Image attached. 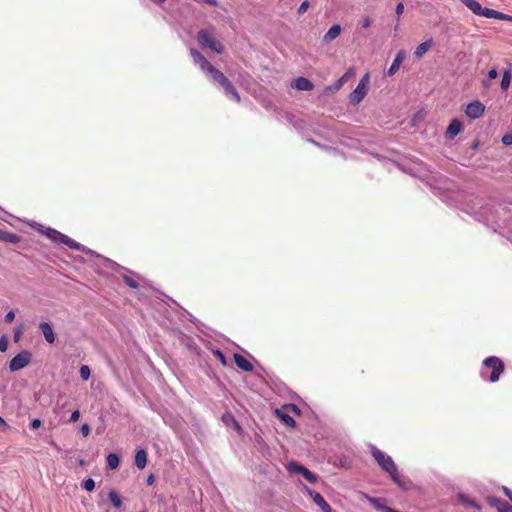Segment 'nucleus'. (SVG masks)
<instances>
[{
  "label": "nucleus",
  "instance_id": "56",
  "mask_svg": "<svg viewBox=\"0 0 512 512\" xmlns=\"http://www.w3.org/2000/svg\"><path fill=\"white\" fill-rule=\"evenodd\" d=\"M77 463H78V465H79V466H81V467L85 465V461H84L83 459H78V460H77Z\"/></svg>",
  "mask_w": 512,
  "mask_h": 512
},
{
  "label": "nucleus",
  "instance_id": "48",
  "mask_svg": "<svg viewBox=\"0 0 512 512\" xmlns=\"http://www.w3.org/2000/svg\"><path fill=\"white\" fill-rule=\"evenodd\" d=\"M90 431L91 428L87 423L82 424V426L80 427V432L82 433L83 436L89 435Z\"/></svg>",
  "mask_w": 512,
  "mask_h": 512
},
{
  "label": "nucleus",
  "instance_id": "46",
  "mask_svg": "<svg viewBox=\"0 0 512 512\" xmlns=\"http://www.w3.org/2000/svg\"><path fill=\"white\" fill-rule=\"evenodd\" d=\"M404 12V4L403 2H398L395 7V13L397 17L399 18Z\"/></svg>",
  "mask_w": 512,
  "mask_h": 512
},
{
  "label": "nucleus",
  "instance_id": "23",
  "mask_svg": "<svg viewBox=\"0 0 512 512\" xmlns=\"http://www.w3.org/2000/svg\"><path fill=\"white\" fill-rule=\"evenodd\" d=\"M21 240V237L7 230L0 229V241L10 244H17Z\"/></svg>",
  "mask_w": 512,
  "mask_h": 512
},
{
  "label": "nucleus",
  "instance_id": "10",
  "mask_svg": "<svg viewBox=\"0 0 512 512\" xmlns=\"http://www.w3.org/2000/svg\"><path fill=\"white\" fill-rule=\"evenodd\" d=\"M286 469L289 472V474H297L301 475L307 482L314 484L317 482L318 477L316 474L311 472L309 469L304 467L301 464H298L294 461L288 462L286 464Z\"/></svg>",
  "mask_w": 512,
  "mask_h": 512
},
{
  "label": "nucleus",
  "instance_id": "47",
  "mask_svg": "<svg viewBox=\"0 0 512 512\" xmlns=\"http://www.w3.org/2000/svg\"><path fill=\"white\" fill-rule=\"evenodd\" d=\"M79 418H80V411L78 409H76L71 413L69 422L74 423V422L78 421Z\"/></svg>",
  "mask_w": 512,
  "mask_h": 512
},
{
  "label": "nucleus",
  "instance_id": "33",
  "mask_svg": "<svg viewBox=\"0 0 512 512\" xmlns=\"http://www.w3.org/2000/svg\"><path fill=\"white\" fill-rule=\"evenodd\" d=\"M109 500L115 508L122 507V500L119 494L116 491H110L108 494Z\"/></svg>",
  "mask_w": 512,
  "mask_h": 512
},
{
  "label": "nucleus",
  "instance_id": "19",
  "mask_svg": "<svg viewBox=\"0 0 512 512\" xmlns=\"http://www.w3.org/2000/svg\"><path fill=\"white\" fill-rule=\"evenodd\" d=\"M233 360L235 365L244 372H252L254 370L253 364L239 353H234Z\"/></svg>",
  "mask_w": 512,
  "mask_h": 512
},
{
  "label": "nucleus",
  "instance_id": "59",
  "mask_svg": "<svg viewBox=\"0 0 512 512\" xmlns=\"http://www.w3.org/2000/svg\"><path fill=\"white\" fill-rule=\"evenodd\" d=\"M368 448L374 449V448H377V447L375 445H373V444H369Z\"/></svg>",
  "mask_w": 512,
  "mask_h": 512
},
{
  "label": "nucleus",
  "instance_id": "51",
  "mask_svg": "<svg viewBox=\"0 0 512 512\" xmlns=\"http://www.w3.org/2000/svg\"><path fill=\"white\" fill-rule=\"evenodd\" d=\"M502 490L504 492V494L510 499V501L512 502V491L507 488L506 486H503L502 487Z\"/></svg>",
  "mask_w": 512,
  "mask_h": 512
},
{
  "label": "nucleus",
  "instance_id": "9",
  "mask_svg": "<svg viewBox=\"0 0 512 512\" xmlns=\"http://www.w3.org/2000/svg\"><path fill=\"white\" fill-rule=\"evenodd\" d=\"M198 42L204 47L208 48L217 54H221L224 51L223 45L217 41L213 36L206 30H200L198 32Z\"/></svg>",
  "mask_w": 512,
  "mask_h": 512
},
{
  "label": "nucleus",
  "instance_id": "31",
  "mask_svg": "<svg viewBox=\"0 0 512 512\" xmlns=\"http://www.w3.org/2000/svg\"><path fill=\"white\" fill-rule=\"evenodd\" d=\"M183 318H186L187 320H189L191 323H193L196 326H198V324H200V321L195 316H193L185 308L180 307L179 319L182 320Z\"/></svg>",
  "mask_w": 512,
  "mask_h": 512
},
{
  "label": "nucleus",
  "instance_id": "27",
  "mask_svg": "<svg viewBox=\"0 0 512 512\" xmlns=\"http://www.w3.org/2000/svg\"><path fill=\"white\" fill-rule=\"evenodd\" d=\"M498 69L496 67H492L487 72V75L484 79H482L481 84L484 88H489L491 85V81L498 77Z\"/></svg>",
  "mask_w": 512,
  "mask_h": 512
},
{
  "label": "nucleus",
  "instance_id": "28",
  "mask_svg": "<svg viewBox=\"0 0 512 512\" xmlns=\"http://www.w3.org/2000/svg\"><path fill=\"white\" fill-rule=\"evenodd\" d=\"M458 500L464 504V505H467V506H470L472 508H474L475 510L477 511H481L482 507L473 499H470L468 496H466L465 494H458Z\"/></svg>",
  "mask_w": 512,
  "mask_h": 512
},
{
  "label": "nucleus",
  "instance_id": "4",
  "mask_svg": "<svg viewBox=\"0 0 512 512\" xmlns=\"http://www.w3.org/2000/svg\"><path fill=\"white\" fill-rule=\"evenodd\" d=\"M491 207L482 206L479 210H476L474 206L467 205V208L464 210L467 214L474 217V219L478 222L483 223L486 227L490 228L494 233H501L500 228L501 225L497 221H490L488 213H491Z\"/></svg>",
  "mask_w": 512,
  "mask_h": 512
},
{
  "label": "nucleus",
  "instance_id": "42",
  "mask_svg": "<svg viewBox=\"0 0 512 512\" xmlns=\"http://www.w3.org/2000/svg\"><path fill=\"white\" fill-rule=\"evenodd\" d=\"M23 334V325H20L14 329L13 340L18 342Z\"/></svg>",
  "mask_w": 512,
  "mask_h": 512
},
{
  "label": "nucleus",
  "instance_id": "26",
  "mask_svg": "<svg viewBox=\"0 0 512 512\" xmlns=\"http://www.w3.org/2000/svg\"><path fill=\"white\" fill-rule=\"evenodd\" d=\"M355 75V71L353 67L348 68L344 74L335 82L334 87L336 90H339L350 78Z\"/></svg>",
  "mask_w": 512,
  "mask_h": 512
},
{
  "label": "nucleus",
  "instance_id": "24",
  "mask_svg": "<svg viewBox=\"0 0 512 512\" xmlns=\"http://www.w3.org/2000/svg\"><path fill=\"white\" fill-rule=\"evenodd\" d=\"M463 3L473 14L480 16L483 6L477 0H459Z\"/></svg>",
  "mask_w": 512,
  "mask_h": 512
},
{
  "label": "nucleus",
  "instance_id": "12",
  "mask_svg": "<svg viewBox=\"0 0 512 512\" xmlns=\"http://www.w3.org/2000/svg\"><path fill=\"white\" fill-rule=\"evenodd\" d=\"M306 493L313 499L314 503L321 509L322 512H333L331 506L327 503V501L324 499V497L310 489L309 487H304Z\"/></svg>",
  "mask_w": 512,
  "mask_h": 512
},
{
  "label": "nucleus",
  "instance_id": "5",
  "mask_svg": "<svg viewBox=\"0 0 512 512\" xmlns=\"http://www.w3.org/2000/svg\"><path fill=\"white\" fill-rule=\"evenodd\" d=\"M211 81L222 89L223 93L227 98L234 102H240L241 98L233 83L219 70L214 72V76Z\"/></svg>",
  "mask_w": 512,
  "mask_h": 512
},
{
  "label": "nucleus",
  "instance_id": "36",
  "mask_svg": "<svg viewBox=\"0 0 512 512\" xmlns=\"http://www.w3.org/2000/svg\"><path fill=\"white\" fill-rule=\"evenodd\" d=\"M496 11L497 10L492 9V8L483 7L480 16L488 18V19H494L495 15H496Z\"/></svg>",
  "mask_w": 512,
  "mask_h": 512
},
{
  "label": "nucleus",
  "instance_id": "1",
  "mask_svg": "<svg viewBox=\"0 0 512 512\" xmlns=\"http://www.w3.org/2000/svg\"><path fill=\"white\" fill-rule=\"evenodd\" d=\"M30 225L37 232L46 236L49 240H51L55 244L65 245L72 250L82 252L89 256H95V257L101 259L107 268H111L115 272L123 271V273L120 275V277L122 278L124 283L132 289H137L139 287V282L137 281V279L144 280L138 273H135L134 271L121 266L120 264L116 263L115 261L98 254L94 250L86 247L85 245L77 242L76 240L70 238L69 236L63 234L62 232H60L52 227H47V226H44V225L34 222V221Z\"/></svg>",
  "mask_w": 512,
  "mask_h": 512
},
{
  "label": "nucleus",
  "instance_id": "7",
  "mask_svg": "<svg viewBox=\"0 0 512 512\" xmlns=\"http://www.w3.org/2000/svg\"><path fill=\"white\" fill-rule=\"evenodd\" d=\"M190 55L194 64L200 67V69L205 73L209 80H211V78L214 76V72L219 71L197 49L191 48Z\"/></svg>",
  "mask_w": 512,
  "mask_h": 512
},
{
  "label": "nucleus",
  "instance_id": "14",
  "mask_svg": "<svg viewBox=\"0 0 512 512\" xmlns=\"http://www.w3.org/2000/svg\"><path fill=\"white\" fill-rule=\"evenodd\" d=\"M40 332L48 344H54L56 341V334L51 322L41 321L38 325Z\"/></svg>",
  "mask_w": 512,
  "mask_h": 512
},
{
  "label": "nucleus",
  "instance_id": "55",
  "mask_svg": "<svg viewBox=\"0 0 512 512\" xmlns=\"http://www.w3.org/2000/svg\"><path fill=\"white\" fill-rule=\"evenodd\" d=\"M503 21L512 22V16L508 15V14H505V17H504Z\"/></svg>",
  "mask_w": 512,
  "mask_h": 512
},
{
  "label": "nucleus",
  "instance_id": "17",
  "mask_svg": "<svg viewBox=\"0 0 512 512\" xmlns=\"http://www.w3.org/2000/svg\"><path fill=\"white\" fill-rule=\"evenodd\" d=\"M487 503L498 510V512H512V506L497 497L494 496H488L486 497Z\"/></svg>",
  "mask_w": 512,
  "mask_h": 512
},
{
  "label": "nucleus",
  "instance_id": "32",
  "mask_svg": "<svg viewBox=\"0 0 512 512\" xmlns=\"http://www.w3.org/2000/svg\"><path fill=\"white\" fill-rule=\"evenodd\" d=\"M119 462H120V458L117 454L115 453H110L108 456H107V466L110 468V469H116L119 465Z\"/></svg>",
  "mask_w": 512,
  "mask_h": 512
},
{
  "label": "nucleus",
  "instance_id": "6",
  "mask_svg": "<svg viewBox=\"0 0 512 512\" xmlns=\"http://www.w3.org/2000/svg\"><path fill=\"white\" fill-rule=\"evenodd\" d=\"M369 83L370 75L366 73L361 77L357 86L348 96L351 105L356 106L365 98L369 90Z\"/></svg>",
  "mask_w": 512,
  "mask_h": 512
},
{
  "label": "nucleus",
  "instance_id": "54",
  "mask_svg": "<svg viewBox=\"0 0 512 512\" xmlns=\"http://www.w3.org/2000/svg\"><path fill=\"white\" fill-rule=\"evenodd\" d=\"M6 427H7V424H6L5 420L3 419L2 416H0V431L5 430Z\"/></svg>",
  "mask_w": 512,
  "mask_h": 512
},
{
  "label": "nucleus",
  "instance_id": "29",
  "mask_svg": "<svg viewBox=\"0 0 512 512\" xmlns=\"http://www.w3.org/2000/svg\"><path fill=\"white\" fill-rule=\"evenodd\" d=\"M147 463V454L146 450H137L135 455V465L139 469H143Z\"/></svg>",
  "mask_w": 512,
  "mask_h": 512
},
{
  "label": "nucleus",
  "instance_id": "45",
  "mask_svg": "<svg viewBox=\"0 0 512 512\" xmlns=\"http://www.w3.org/2000/svg\"><path fill=\"white\" fill-rule=\"evenodd\" d=\"M165 298H166V304L171 307L172 305H175L177 307V309L180 311V307H182L181 305H179L173 298L167 296V295H163Z\"/></svg>",
  "mask_w": 512,
  "mask_h": 512
},
{
  "label": "nucleus",
  "instance_id": "21",
  "mask_svg": "<svg viewBox=\"0 0 512 512\" xmlns=\"http://www.w3.org/2000/svg\"><path fill=\"white\" fill-rule=\"evenodd\" d=\"M341 31H342V27L340 24L335 23V24L331 25L323 37L324 42H326V43L332 42L341 34Z\"/></svg>",
  "mask_w": 512,
  "mask_h": 512
},
{
  "label": "nucleus",
  "instance_id": "22",
  "mask_svg": "<svg viewBox=\"0 0 512 512\" xmlns=\"http://www.w3.org/2000/svg\"><path fill=\"white\" fill-rule=\"evenodd\" d=\"M432 45L433 39H426L415 48L414 56L418 59L422 58L431 49Z\"/></svg>",
  "mask_w": 512,
  "mask_h": 512
},
{
  "label": "nucleus",
  "instance_id": "50",
  "mask_svg": "<svg viewBox=\"0 0 512 512\" xmlns=\"http://www.w3.org/2000/svg\"><path fill=\"white\" fill-rule=\"evenodd\" d=\"M371 23H372L371 18L367 16V17H365V18L362 20V27H363V28H368V27H370Z\"/></svg>",
  "mask_w": 512,
  "mask_h": 512
},
{
  "label": "nucleus",
  "instance_id": "52",
  "mask_svg": "<svg viewBox=\"0 0 512 512\" xmlns=\"http://www.w3.org/2000/svg\"><path fill=\"white\" fill-rule=\"evenodd\" d=\"M505 14L506 13L497 10L494 19L503 20L505 17Z\"/></svg>",
  "mask_w": 512,
  "mask_h": 512
},
{
  "label": "nucleus",
  "instance_id": "41",
  "mask_svg": "<svg viewBox=\"0 0 512 512\" xmlns=\"http://www.w3.org/2000/svg\"><path fill=\"white\" fill-rule=\"evenodd\" d=\"M9 346V341L6 335L0 337V352H6Z\"/></svg>",
  "mask_w": 512,
  "mask_h": 512
},
{
  "label": "nucleus",
  "instance_id": "2",
  "mask_svg": "<svg viewBox=\"0 0 512 512\" xmlns=\"http://www.w3.org/2000/svg\"><path fill=\"white\" fill-rule=\"evenodd\" d=\"M505 371V364L498 356H488L482 361L480 377L484 381L496 383Z\"/></svg>",
  "mask_w": 512,
  "mask_h": 512
},
{
  "label": "nucleus",
  "instance_id": "20",
  "mask_svg": "<svg viewBox=\"0 0 512 512\" xmlns=\"http://www.w3.org/2000/svg\"><path fill=\"white\" fill-rule=\"evenodd\" d=\"M276 417L280 420V422L282 424H284L285 426L289 427V428H294L296 427V421L295 419L290 416L286 411L285 409H277L276 412Z\"/></svg>",
  "mask_w": 512,
  "mask_h": 512
},
{
  "label": "nucleus",
  "instance_id": "40",
  "mask_svg": "<svg viewBox=\"0 0 512 512\" xmlns=\"http://www.w3.org/2000/svg\"><path fill=\"white\" fill-rule=\"evenodd\" d=\"M82 487L89 492L93 491L95 488V482L92 478H88L83 482Z\"/></svg>",
  "mask_w": 512,
  "mask_h": 512
},
{
  "label": "nucleus",
  "instance_id": "13",
  "mask_svg": "<svg viewBox=\"0 0 512 512\" xmlns=\"http://www.w3.org/2000/svg\"><path fill=\"white\" fill-rule=\"evenodd\" d=\"M464 129L463 123L458 118H453L450 120L446 131L445 138L447 140H453L457 135H459Z\"/></svg>",
  "mask_w": 512,
  "mask_h": 512
},
{
  "label": "nucleus",
  "instance_id": "44",
  "mask_svg": "<svg viewBox=\"0 0 512 512\" xmlns=\"http://www.w3.org/2000/svg\"><path fill=\"white\" fill-rule=\"evenodd\" d=\"M15 319V312L13 310L8 311L4 316V321L6 323H11Z\"/></svg>",
  "mask_w": 512,
  "mask_h": 512
},
{
  "label": "nucleus",
  "instance_id": "30",
  "mask_svg": "<svg viewBox=\"0 0 512 512\" xmlns=\"http://www.w3.org/2000/svg\"><path fill=\"white\" fill-rule=\"evenodd\" d=\"M369 501L374 506V508L379 510L380 512H399V511L394 510L391 507L383 504L379 499L369 498Z\"/></svg>",
  "mask_w": 512,
  "mask_h": 512
},
{
  "label": "nucleus",
  "instance_id": "53",
  "mask_svg": "<svg viewBox=\"0 0 512 512\" xmlns=\"http://www.w3.org/2000/svg\"><path fill=\"white\" fill-rule=\"evenodd\" d=\"M154 482H155V476L153 474H150L146 479V483H147V485H153Z\"/></svg>",
  "mask_w": 512,
  "mask_h": 512
},
{
  "label": "nucleus",
  "instance_id": "8",
  "mask_svg": "<svg viewBox=\"0 0 512 512\" xmlns=\"http://www.w3.org/2000/svg\"><path fill=\"white\" fill-rule=\"evenodd\" d=\"M32 360V353L29 350H21L8 362V368L10 372H17L22 370L30 364Z\"/></svg>",
  "mask_w": 512,
  "mask_h": 512
},
{
  "label": "nucleus",
  "instance_id": "49",
  "mask_svg": "<svg viewBox=\"0 0 512 512\" xmlns=\"http://www.w3.org/2000/svg\"><path fill=\"white\" fill-rule=\"evenodd\" d=\"M198 2L200 3H203V4H207L209 6H212V7H217L218 6V0H197Z\"/></svg>",
  "mask_w": 512,
  "mask_h": 512
},
{
  "label": "nucleus",
  "instance_id": "43",
  "mask_svg": "<svg viewBox=\"0 0 512 512\" xmlns=\"http://www.w3.org/2000/svg\"><path fill=\"white\" fill-rule=\"evenodd\" d=\"M283 409H290L291 411H293L296 415H300L301 414V410L300 408L294 404V403H290V404H287L283 407Z\"/></svg>",
  "mask_w": 512,
  "mask_h": 512
},
{
  "label": "nucleus",
  "instance_id": "15",
  "mask_svg": "<svg viewBox=\"0 0 512 512\" xmlns=\"http://www.w3.org/2000/svg\"><path fill=\"white\" fill-rule=\"evenodd\" d=\"M406 56L407 53L405 50H399L396 53L395 58L393 59L390 67L386 70L385 75L388 77L395 75L396 72L399 70L400 66L402 65L403 61L405 60Z\"/></svg>",
  "mask_w": 512,
  "mask_h": 512
},
{
  "label": "nucleus",
  "instance_id": "58",
  "mask_svg": "<svg viewBox=\"0 0 512 512\" xmlns=\"http://www.w3.org/2000/svg\"><path fill=\"white\" fill-rule=\"evenodd\" d=\"M477 147H478V142H474V143L472 144V149H475V148H477Z\"/></svg>",
  "mask_w": 512,
  "mask_h": 512
},
{
  "label": "nucleus",
  "instance_id": "57",
  "mask_svg": "<svg viewBox=\"0 0 512 512\" xmlns=\"http://www.w3.org/2000/svg\"><path fill=\"white\" fill-rule=\"evenodd\" d=\"M154 3H156L157 5H160L162 3H164L166 0H153Z\"/></svg>",
  "mask_w": 512,
  "mask_h": 512
},
{
  "label": "nucleus",
  "instance_id": "60",
  "mask_svg": "<svg viewBox=\"0 0 512 512\" xmlns=\"http://www.w3.org/2000/svg\"><path fill=\"white\" fill-rule=\"evenodd\" d=\"M0 210H2V208L0 207Z\"/></svg>",
  "mask_w": 512,
  "mask_h": 512
},
{
  "label": "nucleus",
  "instance_id": "37",
  "mask_svg": "<svg viewBox=\"0 0 512 512\" xmlns=\"http://www.w3.org/2000/svg\"><path fill=\"white\" fill-rule=\"evenodd\" d=\"M42 425V420L40 418H33L29 423V428L33 431L38 430Z\"/></svg>",
  "mask_w": 512,
  "mask_h": 512
},
{
  "label": "nucleus",
  "instance_id": "18",
  "mask_svg": "<svg viewBox=\"0 0 512 512\" xmlns=\"http://www.w3.org/2000/svg\"><path fill=\"white\" fill-rule=\"evenodd\" d=\"M291 86L299 91H311L314 83L306 77L299 76L292 80Z\"/></svg>",
  "mask_w": 512,
  "mask_h": 512
},
{
  "label": "nucleus",
  "instance_id": "11",
  "mask_svg": "<svg viewBox=\"0 0 512 512\" xmlns=\"http://www.w3.org/2000/svg\"><path fill=\"white\" fill-rule=\"evenodd\" d=\"M485 112V105L479 100H473L466 105L465 114L471 119L475 120L483 116Z\"/></svg>",
  "mask_w": 512,
  "mask_h": 512
},
{
  "label": "nucleus",
  "instance_id": "25",
  "mask_svg": "<svg viewBox=\"0 0 512 512\" xmlns=\"http://www.w3.org/2000/svg\"><path fill=\"white\" fill-rule=\"evenodd\" d=\"M512 81V68L508 67L503 71L502 78L500 81V87L503 91H507Z\"/></svg>",
  "mask_w": 512,
  "mask_h": 512
},
{
  "label": "nucleus",
  "instance_id": "39",
  "mask_svg": "<svg viewBox=\"0 0 512 512\" xmlns=\"http://www.w3.org/2000/svg\"><path fill=\"white\" fill-rule=\"evenodd\" d=\"M501 142L505 146H512V130L502 136Z\"/></svg>",
  "mask_w": 512,
  "mask_h": 512
},
{
  "label": "nucleus",
  "instance_id": "38",
  "mask_svg": "<svg viewBox=\"0 0 512 512\" xmlns=\"http://www.w3.org/2000/svg\"><path fill=\"white\" fill-rule=\"evenodd\" d=\"M310 7V2L308 0H304L298 7L297 9V13L299 15H303L304 13L307 12V10L309 9Z\"/></svg>",
  "mask_w": 512,
  "mask_h": 512
},
{
  "label": "nucleus",
  "instance_id": "35",
  "mask_svg": "<svg viewBox=\"0 0 512 512\" xmlns=\"http://www.w3.org/2000/svg\"><path fill=\"white\" fill-rule=\"evenodd\" d=\"M79 375L83 381H88L91 377V369L88 365H81L79 368Z\"/></svg>",
  "mask_w": 512,
  "mask_h": 512
},
{
  "label": "nucleus",
  "instance_id": "34",
  "mask_svg": "<svg viewBox=\"0 0 512 512\" xmlns=\"http://www.w3.org/2000/svg\"><path fill=\"white\" fill-rule=\"evenodd\" d=\"M212 354L215 356V358L223 365V366H227L228 365V361H227V358L225 356V354L223 353V351L219 348H216V349H213L212 350Z\"/></svg>",
  "mask_w": 512,
  "mask_h": 512
},
{
  "label": "nucleus",
  "instance_id": "16",
  "mask_svg": "<svg viewBox=\"0 0 512 512\" xmlns=\"http://www.w3.org/2000/svg\"><path fill=\"white\" fill-rule=\"evenodd\" d=\"M221 420L224 423V425L238 433L242 431V427L233 415L232 412L226 411L222 414Z\"/></svg>",
  "mask_w": 512,
  "mask_h": 512
},
{
  "label": "nucleus",
  "instance_id": "3",
  "mask_svg": "<svg viewBox=\"0 0 512 512\" xmlns=\"http://www.w3.org/2000/svg\"><path fill=\"white\" fill-rule=\"evenodd\" d=\"M373 456L378 464L390 474L393 481L401 488L407 489L405 483L401 480L400 475L398 474L397 468L392 460V458L381 450H373Z\"/></svg>",
  "mask_w": 512,
  "mask_h": 512
}]
</instances>
